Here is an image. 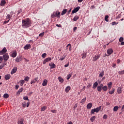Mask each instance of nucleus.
<instances>
[{
	"label": "nucleus",
	"instance_id": "nucleus-1",
	"mask_svg": "<svg viewBox=\"0 0 124 124\" xmlns=\"http://www.w3.org/2000/svg\"><path fill=\"white\" fill-rule=\"evenodd\" d=\"M31 26V21L29 18L22 20V27L24 29H28Z\"/></svg>",
	"mask_w": 124,
	"mask_h": 124
},
{
	"label": "nucleus",
	"instance_id": "nucleus-2",
	"mask_svg": "<svg viewBox=\"0 0 124 124\" xmlns=\"http://www.w3.org/2000/svg\"><path fill=\"white\" fill-rule=\"evenodd\" d=\"M101 109V106L97 107L96 108L92 109L91 111V115H93V114H94V112L98 113Z\"/></svg>",
	"mask_w": 124,
	"mask_h": 124
},
{
	"label": "nucleus",
	"instance_id": "nucleus-3",
	"mask_svg": "<svg viewBox=\"0 0 124 124\" xmlns=\"http://www.w3.org/2000/svg\"><path fill=\"white\" fill-rule=\"evenodd\" d=\"M51 18H56V17H57V18L60 19L61 17V12L58 13V12H54L51 14Z\"/></svg>",
	"mask_w": 124,
	"mask_h": 124
},
{
	"label": "nucleus",
	"instance_id": "nucleus-4",
	"mask_svg": "<svg viewBox=\"0 0 124 124\" xmlns=\"http://www.w3.org/2000/svg\"><path fill=\"white\" fill-rule=\"evenodd\" d=\"M3 59L5 62H7V61H8V59H9V55H8V53L3 54Z\"/></svg>",
	"mask_w": 124,
	"mask_h": 124
},
{
	"label": "nucleus",
	"instance_id": "nucleus-5",
	"mask_svg": "<svg viewBox=\"0 0 124 124\" xmlns=\"http://www.w3.org/2000/svg\"><path fill=\"white\" fill-rule=\"evenodd\" d=\"M7 52L6 47H4L1 51H0V55H4Z\"/></svg>",
	"mask_w": 124,
	"mask_h": 124
},
{
	"label": "nucleus",
	"instance_id": "nucleus-6",
	"mask_svg": "<svg viewBox=\"0 0 124 124\" xmlns=\"http://www.w3.org/2000/svg\"><path fill=\"white\" fill-rule=\"evenodd\" d=\"M79 9H80V6H78L77 7L74 8L72 12V14H74V13H76L77 12H78Z\"/></svg>",
	"mask_w": 124,
	"mask_h": 124
},
{
	"label": "nucleus",
	"instance_id": "nucleus-7",
	"mask_svg": "<svg viewBox=\"0 0 124 124\" xmlns=\"http://www.w3.org/2000/svg\"><path fill=\"white\" fill-rule=\"evenodd\" d=\"M22 56H19L16 58V62H20L22 61Z\"/></svg>",
	"mask_w": 124,
	"mask_h": 124
},
{
	"label": "nucleus",
	"instance_id": "nucleus-8",
	"mask_svg": "<svg viewBox=\"0 0 124 124\" xmlns=\"http://www.w3.org/2000/svg\"><path fill=\"white\" fill-rule=\"evenodd\" d=\"M113 52V50L112 49V48L108 49L107 51V53L108 55V56H110V55H112Z\"/></svg>",
	"mask_w": 124,
	"mask_h": 124
},
{
	"label": "nucleus",
	"instance_id": "nucleus-9",
	"mask_svg": "<svg viewBox=\"0 0 124 124\" xmlns=\"http://www.w3.org/2000/svg\"><path fill=\"white\" fill-rule=\"evenodd\" d=\"M31 44H27L26 46L24 47V50H29V49H31Z\"/></svg>",
	"mask_w": 124,
	"mask_h": 124
},
{
	"label": "nucleus",
	"instance_id": "nucleus-10",
	"mask_svg": "<svg viewBox=\"0 0 124 124\" xmlns=\"http://www.w3.org/2000/svg\"><path fill=\"white\" fill-rule=\"evenodd\" d=\"M51 60H52V58H51V57H48L47 58H46V59H45V60L43 62L44 64H45V63H46V62H50Z\"/></svg>",
	"mask_w": 124,
	"mask_h": 124
},
{
	"label": "nucleus",
	"instance_id": "nucleus-11",
	"mask_svg": "<svg viewBox=\"0 0 124 124\" xmlns=\"http://www.w3.org/2000/svg\"><path fill=\"white\" fill-rule=\"evenodd\" d=\"M17 67H15L12 70V71L11 72V74L13 75L14 73H16L17 71Z\"/></svg>",
	"mask_w": 124,
	"mask_h": 124
},
{
	"label": "nucleus",
	"instance_id": "nucleus-12",
	"mask_svg": "<svg viewBox=\"0 0 124 124\" xmlns=\"http://www.w3.org/2000/svg\"><path fill=\"white\" fill-rule=\"evenodd\" d=\"M102 87H103V84H101L100 86H98L97 88V90L98 92H101V90L102 89Z\"/></svg>",
	"mask_w": 124,
	"mask_h": 124
},
{
	"label": "nucleus",
	"instance_id": "nucleus-13",
	"mask_svg": "<svg viewBox=\"0 0 124 124\" xmlns=\"http://www.w3.org/2000/svg\"><path fill=\"white\" fill-rule=\"evenodd\" d=\"M100 58V56L99 55H95L94 57L93 58V61L94 62H96V61H97Z\"/></svg>",
	"mask_w": 124,
	"mask_h": 124
},
{
	"label": "nucleus",
	"instance_id": "nucleus-14",
	"mask_svg": "<svg viewBox=\"0 0 124 124\" xmlns=\"http://www.w3.org/2000/svg\"><path fill=\"white\" fill-rule=\"evenodd\" d=\"M16 56H17V51L16 50H15V51L12 53L11 57L12 58H16Z\"/></svg>",
	"mask_w": 124,
	"mask_h": 124
},
{
	"label": "nucleus",
	"instance_id": "nucleus-15",
	"mask_svg": "<svg viewBox=\"0 0 124 124\" xmlns=\"http://www.w3.org/2000/svg\"><path fill=\"white\" fill-rule=\"evenodd\" d=\"M47 84H48V80L47 79H44L42 83V86H47Z\"/></svg>",
	"mask_w": 124,
	"mask_h": 124
},
{
	"label": "nucleus",
	"instance_id": "nucleus-16",
	"mask_svg": "<svg viewBox=\"0 0 124 124\" xmlns=\"http://www.w3.org/2000/svg\"><path fill=\"white\" fill-rule=\"evenodd\" d=\"M70 90H71V87H70V86H68L66 87L65 89V93H68V92H69Z\"/></svg>",
	"mask_w": 124,
	"mask_h": 124
},
{
	"label": "nucleus",
	"instance_id": "nucleus-17",
	"mask_svg": "<svg viewBox=\"0 0 124 124\" xmlns=\"http://www.w3.org/2000/svg\"><path fill=\"white\" fill-rule=\"evenodd\" d=\"M97 86H98V83H97V81H96L93 85V90H95L96 88L97 87Z\"/></svg>",
	"mask_w": 124,
	"mask_h": 124
},
{
	"label": "nucleus",
	"instance_id": "nucleus-18",
	"mask_svg": "<svg viewBox=\"0 0 124 124\" xmlns=\"http://www.w3.org/2000/svg\"><path fill=\"white\" fill-rule=\"evenodd\" d=\"M11 78V76L10 74H7L5 76V80H9Z\"/></svg>",
	"mask_w": 124,
	"mask_h": 124
},
{
	"label": "nucleus",
	"instance_id": "nucleus-19",
	"mask_svg": "<svg viewBox=\"0 0 124 124\" xmlns=\"http://www.w3.org/2000/svg\"><path fill=\"white\" fill-rule=\"evenodd\" d=\"M49 66H50V69H53L56 67V64L54 63L52 64L49 63Z\"/></svg>",
	"mask_w": 124,
	"mask_h": 124
},
{
	"label": "nucleus",
	"instance_id": "nucleus-20",
	"mask_svg": "<svg viewBox=\"0 0 124 124\" xmlns=\"http://www.w3.org/2000/svg\"><path fill=\"white\" fill-rule=\"evenodd\" d=\"M93 107V104L92 103H90L87 104V109H91Z\"/></svg>",
	"mask_w": 124,
	"mask_h": 124
},
{
	"label": "nucleus",
	"instance_id": "nucleus-21",
	"mask_svg": "<svg viewBox=\"0 0 124 124\" xmlns=\"http://www.w3.org/2000/svg\"><path fill=\"white\" fill-rule=\"evenodd\" d=\"M102 90L104 91V92L107 91V90H108V87L107 86H104L102 87Z\"/></svg>",
	"mask_w": 124,
	"mask_h": 124
},
{
	"label": "nucleus",
	"instance_id": "nucleus-22",
	"mask_svg": "<svg viewBox=\"0 0 124 124\" xmlns=\"http://www.w3.org/2000/svg\"><path fill=\"white\" fill-rule=\"evenodd\" d=\"M18 124H24V118H21L18 120Z\"/></svg>",
	"mask_w": 124,
	"mask_h": 124
},
{
	"label": "nucleus",
	"instance_id": "nucleus-23",
	"mask_svg": "<svg viewBox=\"0 0 124 124\" xmlns=\"http://www.w3.org/2000/svg\"><path fill=\"white\" fill-rule=\"evenodd\" d=\"M112 82H108V90H110L111 89H112Z\"/></svg>",
	"mask_w": 124,
	"mask_h": 124
},
{
	"label": "nucleus",
	"instance_id": "nucleus-24",
	"mask_svg": "<svg viewBox=\"0 0 124 124\" xmlns=\"http://www.w3.org/2000/svg\"><path fill=\"white\" fill-rule=\"evenodd\" d=\"M66 12H67V9H63L61 13V15L63 16V15H64V14H65Z\"/></svg>",
	"mask_w": 124,
	"mask_h": 124
},
{
	"label": "nucleus",
	"instance_id": "nucleus-25",
	"mask_svg": "<svg viewBox=\"0 0 124 124\" xmlns=\"http://www.w3.org/2000/svg\"><path fill=\"white\" fill-rule=\"evenodd\" d=\"M23 91H24V88L22 87L17 92V94H20V93H22Z\"/></svg>",
	"mask_w": 124,
	"mask_h": 124
},
{
	"label": "nucleus",
	"instance_id": "nucleus-26",
	"mask_svg": "<svg viewBox=\"0 0 124 124\" xmlns=\"http://www.w3.org/2000/svg\"><path fill=\"white\" fill-rule=\"evenodd\" d=\"M58 80H59V82H61V83H63V78H62L61 77H58Z\"/></svg>",
	"mask_w": 124,
	"mask_h": 124
},
{
	"label": "nucleus",
	"instance_id": "nucleus-27",
	"mask_svg": "<svg viewBox=\"0 0 124 124\" xmlns=\"http://www.w3.org/2000/svg\"><path fill=\"white\" fill-rule=\"evenodd\" d=\"M117 93H122V88L121 87H118L117 89Z\"/></svg>",
	"mask_w": 124,
	"mask_h": 124
},
{
	"label": "nucleus",
	"instance_id": "nucleus-28",
	"mask_svg": "<svg viewBox=\"0 0 124 124\" xmlns=\"http://www.w3.org/2000/svg\"><path fill=\"white\" fill-rule=\"evenodd\" d=\"M118 110H119V107H118L117 106H116L113 108V111L114 112H117Z\"/></svg>",
	"mask_w": 124,
	"mask_h": 124
},
{
	"label": "nucleus",
	"instance_id": "nucleus-29",
	"mask_svg": "<svg viewBox=\"0 0 124 124\" xmlns=\"http://www.w3.org/2000/svg\"><path fill=\"white\" fill-rule=\"evenodd\" d=\"M69 47V51H71V49H72V46H71V44H68L67 46H66V47H67V49H68V47Z\"/></svg>",
	"mask_w": 124,
	"mask_h": 124
},
{
	"label": "nucleus",
	"instance_id": "nucleus-30",
	"mask_svg": "<svg viewBox=\"0 0 124 124\" xmlns=\"http://www.w3.org/2000/svg\"><path fill=\"white\" fill-rule=\"evenodd\" d=\"M115 91H116V89H112V91H109L108 93H109V94H113V93H115Z\"/></svg>",
	"mask_w": 124,
	"mask_h": 124
},
{
	"label": "nucleus",
	"instance_id": "nucleus-31",
	"mask_svg": "<svg viewBox=\"0 0 124 124\" xmlns=\"http://www.w3.org/2000/svg\"><path fill=\"white\" fill-rule=\"evenodd\" d=\"M66 55L63 54V55L60 59V61H63L65 59Z\"/></svg>",
	"mask_w": 124,
	"mask_h": 124
},
{
	"label": "nucleus",
	"instance_id": "nucleus-32",
	"mask_svg": "<svg viewBox=\"0 0 124 124\" xmlns=\"http://www.w3.org/2000/svg\"><path fill=\"white\" fill-rule=\"evenodd\" d=\"M19 83H20V86L22 87V86H23L24 84H25V80H24L23 79L19 81Z\"/></svg>",
	"mask_w": 124,
	"mask_h": 124
},
{
	"label": "nucleus",
	"instance_id": "nucleus-33",
	"mask_svg": "<svg viewBox=\"0 0 124 124\" xmlns=\"http://www.w3.org/2000/svg\"><path fill=\"white\" fill-rule=\"evenodd\" d=\"M46 108H47V107L46 106H44L43 107L41 108V111L42 112H43L45 111V110H46Z\"/></svg>",
	"mask_w": 124,
	"mask_h": 124
},
{
	"label": "nucleus",
	"instance_id": "nucleus-34",
	"mask_svg": "<svg viewBox=\"0 0 124 124\" xmlns=\"http://www.w3.org/2000/svg\"><path fill=\"white\" fill-rule=\"evenodd\" d=\"M5 3H6V2H5V0H1V2H0V5L1 6L4 5V4H5Z\"/></svg>",
	"mask_w": 124,
	"mask_h": 124
},
{
	"label": "nucleus",
	"instance_id": "nucleus-35",
	"mask_svg": "<svg viewBox=\"0 0 124 124\" xmlns=\"http://www.w3.org/2000/svg\"><path fill=\"white\" fill-rule=\"evenodd\" d=\"M104 76V71H102L99 74V77H103Z\"/></svg>",
	"mask_w": 124,
	"mask_h": 124
},
{
	"label": "nucleus",
	"instance_id": "nucleus-36",
	"mask_svg": "<svg viewBox=\"0 0 124 124\" xmlns=\"http://www.w3.org/2000/svg\"><path fill=\"white\" fill-rule=\"evenodd\" d=\"M82 59H86V57H87V53H84L82 54Z\"/></svg>",
	"mask_w": 124,
	"mask_h": 124
},
{
	"label": "nucleus",
	"instance_id": "nucleus-37",
	"mask_svg": "<svg viewBox=\"0 0 124 124\" xmlns=\"http://www.w3.org/2000/svg\"><path fill=\"white\" fill-rule=\"evenodd\" d=\"M9 97V95L8 93H5L3 95L4 98H8Z\"/></svg>",
	"mask_w": 124,
	"mask_h": 124
},
{
	"label": "nucleus",
	"instance_id": "nucleus-38",
	"mask_svg": "<svg viewBox=\"0 0 124 124\" xmlns=\"http://www.w3.org/2000/svg\"><path fill=\"white\" fill-rule=\"evenodd\" d=\"M78 19H79V17L77 16H74V17L73 18V21H77V20H78Z\"/></svg>",
	"mask_w": 124,
	"mask_h": 124
},
{
	"label": "nucleus",
	"instance_id": "nucleus-39",
	"mask_svg": "<svg viewBox=\"0 0 124 124\" xmlns=\"http://www.w3.org/2000/svg\"><path fill=\"white\" fill-rule=\"evenodd\" d=\"M95 120V116H93L91 118L90 121L92 123H93V121Z\"/></svg>",
	"mask_w": 124,
	"mask_h": 124
},
{
	"label": "nucleus",
	"instance_id": "nucleus-40",
	"mask_svg": "<svg viewBox=\"0 0 124 124\" xmlns=\"http://www.w3.org/2000/svg\"><path fill=\"white\" fill-rule=\"evenodd\" d=\"M108 18H109V16H106L105 17V20L106 22H109V20H108Z\"/></svg>",
	"mask_w": 124,
	"mask_h": 124
},
{
	"label": "nucleus",
	"instance_id": "nucleus-41",
	"mask_svg": "<svg viewBox=\"0 0 124 124\" xmlns=\"http://www.w3.org/2000/svg\"><path fill=\"white\" fill-rule=\"evenodd\" d=\"M24 100H28V101H30V100L29 99V97L27 96L23 97Z\"/></svg>",
	"mask_w": 124,
	"mask_h": 124
},
{
	"label": "nucleus",
	"instance_id": "nucleus-42",
	"mask_svg": "<svg viewBox=\"0 0 124 124\" xmlns=\"http://www.w3.org/2000/svg\"><path fill=\"white\" fill-rule=\"evenodd\" d=\"M44 34H45V32H43L39 34V36H41V37H42V36H44Z\"/></svg>",
	"mask_w": 124,
	"mask_h": 124
},
{
	"label": "nucleus",
	"instance_id": "nucleus-43",
	"mask_svg": "<svg viewBox=\"0 0 124 124\" xmlns=\"http://www.w3.org/2000/svg\"><path fill=\"white\" fill-rule=\"evenodd\" d=\"M24 80L28 82L29 80H30V77H26L24 78Z\"/></svg>",
	"mask_w": 124,
	"mask_h": 124
},
{
	"label": "nucleus",
	"instance_id": "nucleus-44",
	"mask_svg": "<svg viewBox=\"0 0 124 124\" xmlns=\"http://www.w3.org/2000/svg\"><path fill=\"white\" fill-rule=\"evenodd\" d=\"M119 42H123V41H124V37H120L119 39Z\"/></svg>",
	"mask_w": 124,
	"mask_h": 124
},
{
	"label": "nucleus",
	"instance_id": "nucleus-45",
	"mask_svg": "<svg viewBox=\"0 0 124 124\" xmlns=\"http://www.w3.org/2000/svg\"><path fill=\"white\" fill-rule=\"evenodd\" d=\"M86 98L82 99L81 100V103H82V104L85 103V102H86Z\"/></svg>",
	"mask_w": 124,
	"mask_h": 124
},
{
	"label": "nucleus",
	"instance_id": "nucleus-46",
	"mask_svg": "<svg viewBox=\"0 0 124 124\" xmlns=\"http://www.w3.org/2000/svg\"><path fill=\"white\" fill-rule=\"evenodd\" d=\"M11 17H12V16H10V15H7L6 16V19H11Z\"/></svg>",
	"mask_w": 124,
	"mask_h": 124
},
{
	"label": "nucleus",
	"instance_id": "nucleus-47",
	"mask_svg": "<svg viewBox=\"0 0 124 124\" xmlns=\"http://www.w3.org/2000/svg\"><path fill=\"white\" fill-rule=\"evenodd\" d=\"M27 104V102H24L22 103V105L23 108L26 107V105Z\"/></svg>",
	"mask_w": 124,
	"mask_h": 124
},
{
	"label": "nucleus",
	"instance_id": "nucleus-48",
	"mask_svg": "<svg viewBox=\"0 0 124 124\" xmlns=\"http://www.w3.org/2000/svg\"><path fill=\"white\" fill-rule=\"evenodd\" d=\"M71 78V75L69 74L67 76V80H69L70 78Z\"/></svg>",
	"mask_w": 124,
	"mask_h": 124
},
{
	"label": "nucleus",
	"instance_id": "nucleus-49",
	"mask_svg": "<svg viewBox=\"0 0 124 124\" xmlns=\"http://www.w3.org/2000/svg\"><path fill=\"white\" fill-rule=\"evenodd\" d=\"M46 56H47V54L43 53L42 54V58H43V59H45V58L46 57Z\"/></svg>",
	"mask_w": 124,
	"mask_h": 124
},
{
	"label": "nucleus",
	"instance_id": "nucleus-50",
	"mask_svg": "<svg viewBox=\"0 0 124 124\" xmlns=\"http://www.w3.org/2000/svg\"><path fill=\"white\" fill-rule=\"evenodd\" d=\"M51 112L53 113H57V110L56 109L51 110Z\"/></svg>",
	"mask_w": 124,
	"mask_h": 124
},
{
	"label": "nucleus",
	"instance_id": "nucleus-51",
	"mask_svg": "<svg viewBox=\"0 0 124 124\" xmlns=\"http://www.w3.org/2000/svg\"><path fill=\"white\" fill-rule=\"evenodd\" d=\"M2 61H3V58H2V57L0 56V63L2 62Z\"/></svg>",
	"mask_w": 124,
	"mask_h": 124
},
{
	"label": "nucleus",
	"instance_id": "nucleus-52",
	"mask_svg": "<svg viewBox=\"0 0 124 124\" xmlns=\"http://www.w3.org/2000/svg\"><path fill=\"white\" fill-rule=\"evenodd\" d=\"M108 118V116H107V115L106 114H105L103 116V119L104 120H106V119H107Z\"/></svg>",
	"mask_w": 124,
	"mask_h": 124
},
{
	"label": "nucleus",
	"instance_id": "nucleus-53",
	"mask_svg": "<svg viewBox=\"0 0 124 124\" xmlns=\"http://www.w3.org/2000/svg\"><path fill=\"white\" fill-rule=\"evenodd\" d=\"M3 67H4V65H3V64L0 65V69H2Z\"/></svg>",
	"mask_w": 124,
	"mask_h": 124
},
{
	"label": "nucleus",
	"instance_id": "nucleus-54",
	"mask_svg": "<svg viewBox=\"0 0 124 124\" xmlns=\"http://www.w3.org/2000/svg\"><path fill=\"white\" fill-rule=\"evenodd\" d=\"M116 63H113L112 64V67H114V68H116Z\"/></svg>",
	"mask_w": 124,
	"mask_h": 124
},
{
	"label": "nucleus",
	"instance_id": "nucleus-55",
	"mask_svg": "<svg viewBox=\"0 0 124 124\" xmlns=\"http://www.w3.org/2000/svg\"><path fill=\"white\" fill-rule=\"evenodd\" d=\"M38 79H39L38 77H37L35 78L34 79L36 82L37 81H38Z\"/></svg>",
	"mask_w": 124,
	"mask_h": 124
},
{
	"label": "nucleus",
	"instance_id": "nucleus-56",
	"mask_svg": "<svg viewBox=\"0 0 124 124\" xmlns=\"http://www.w3.org/2000/svg\"><path fill=\"white\" fill-rule=\"evenodd\" d=\"M56 27H58V28H62V25H61V24H56Z\"/></svg>",
	"mask_w": 124,
	"mask_h": 124
},
{
	"label": "nucleus",
	"instance_id": "nucleus-57",
	"mask_svg": "<svg viewBox=\"0 0 124 124\" xmlns=\"http://www.w3.org/2000/svg\"><path fill=\"white\" fill-rule=\"evenodd\" d=\"M77 30V27H75L73 29V31H75Z\"/></svg>",
	"mask_w": 124,
	"mask_h": 124
},
{
	"label": "nucleus",
	"instance_id": "nucleus-58",
	"mask_svg": "<svg viewBox=\"0 0 124 124\" xmlns=\"http://www.w3.org/2000/svg\"><path fill=\"white\" fill-rule=\"evenodd\" d=\"M121 62V60H120V59H118L117 60V63H120Z\"/></svg>",
	"mask_w": 124,
	"mask_h": 124
},
{
	"label": "nucleus",
	"instance_id": "nucleus-59",
	"mask_svg": "<svg viewBox=\"0 0 124 124\" xmlns=\"http://www.w3.org/2000/svg\"><path fill=\"white\" fill-rule=\"evenodd\" d=\"M15 89L16 90H18L19 89V85H16Z\"/></svg>",
	"mask_w": 124,
	"mask_h": 124
},
{
	"label": "nucleus",
	"instance_id": "nucleus-60",
	"mask_svg": "<svg viewBox=\"0 0 124 124\" xmlns=\"http://www.w3.org/2000/svg\"><path fill=\"white\" fill-rule=\"evenodd\" d=\"M111 24H112V26H114V25H116V22L114 21V22H112Z\"/></svg>",
	"mask_w": 124,
	"mask_h": 124
},
{
	"label": "nucleus",
	"instance_id": "nucleus-61",
	"mask_svg": "<svg viewBox=\"0 0 124 124\" xmlns=\"http://www.w3.org/2000/svg\"><path fill=\"white\" fill-rule=\"evenodd\" d=\"M21 12H22V10H19L18 11L17 14H20V13H21Z\"/></svg>",
	"mask_w": 124,
	"mask_h": 124
},
{
	"label": "nucleus",
	"instance_id": "nucleus-62",
	"mask_svg": "<svg viewBox=\"0 0 124 124\" xmlns=\"http://www.w3.org/2000/svg\"><path fill=\"white\" fill-rule=\"evenodd\" d=\"M71 12V9H70L69 10V11H67V14H69V13H70Z\"/></svg>",
	"mask_w": 124,
	"mask_h": 124
},
{
	"label": "nucleus",
	"instance_id": "nucleus-63",
	"mask_svg": "<svg viewBox=\"0 0 124 124\" xmlns=\"http://www.w3.org/2000/svg\"><path fill=\"white\" fill-rule=\"evenodd\" d=\"M26 106H27V107H29V106H30V102L29 101L27 102V105Z\"/></svg>",
	"mask_w": 124,
	"mask_h": 124
},
{
	"label": "nucleus",
	"instance_id": "nucleus-64",
	"mask_svg": "<svg viewBox=\"0 0 124 124\" xmlns=\"http://www.w3.org/2000/svg\"><path fill=\"white\" fill-rule=\"evenodd\" d=\"M121 45H124V42H121Z\"/></svg>",
	"mask_w": 124,
	"mask_h": 124
}]
</instances>
